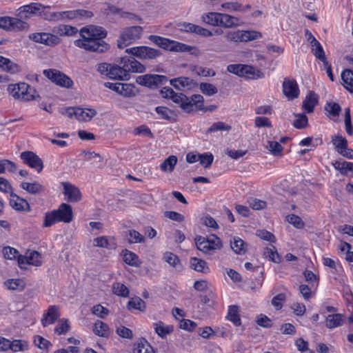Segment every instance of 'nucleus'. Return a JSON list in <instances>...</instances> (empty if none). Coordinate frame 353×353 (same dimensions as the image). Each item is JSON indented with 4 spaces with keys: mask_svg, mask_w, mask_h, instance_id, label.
<instances>
[{
    "mask_svg": "<svg viewBox=\"0 0 353 353\" xmlns=\"http://www.w3.org/2000/svg\"><path fill=\"white\" fill-rule=\"evenodd\" d=\"M81 39L74 41L76 46L87 51L102 53L109 50L110 46L103 39L106 37V30L100 26H89L80 30Z\"/></svg>",
    "mask_w": 353,
    "mask_h": 353,
    "instance_id": "obj_1",
    "label": "nucleus"
},
{
    "mask_svg": "<svg viewBox=\"0 0 353 353\" xmlns=\"http://www.w3.org/2000/svg\"><path fill=\"white\" fill-rule=\"evenodd\" d=\"M163 97L170 99L172 101L179 105L185 112L190 113L194 110H203L204 99L200 94H194L190 98L183 93H176L169 87H164L161 90Z\"/></svg>",
    "mask_w": 353,
    "mask_h": 353,
    "instance_id": "obj_2",
    "label": "nucleus"
},
{
    "mask_svg": "<svg viewBox=\"0 0 353 353\" xmlns=\"http://www.w3.org/2000/svg\"><path fill=\"white\" fill-rule=\"evenodd\" d=\"M73 214L72 207L67 203H62L59 208L46 213L43 221V227H50L57 222L70 223L72 221Z\"/></svg>",
    "mask_w": 353,
    "mask_h": 353,
    "instance_id": "obj_3",
    "label": "nucleus"
},
{
    "mask_svg": "<svg viewBox=\"0 0 353 353\" xmlns=\"http://www.w3.org/2000/svg\"><path fill=\"white\" fill-rule=\"evenodd\" d=\"M7 90L15 100L29 101L39 97L35 89L24 82L10 84Z\"/></svg>",
    "mask_w": 353,
    "mask_h": 353,
    "instance_id": "obj_4",
    "label": "nucleus"
},
{
    "mask_svg": "<svg viewBox=\"0 0 353 353\" xmlns=\"http://www.w3.org/2000/svg\"><path fill=\"white\" fill-rule=\"evenodd\" d=\"M149 40L157 46L170 51L189 52L192 48V47L188 45L157 35H150L149 37Z\"/></svg>",
    "mask_w": 353,
    "mask_h": 353,
    "instance_id": "obj_5",
    "label": "nucleus"
},
{
    "mask_svg": "<svg viewBox=\"0 0 353 353\" xmlns=\"http://www.w3.org/2000/svg\"><path fill=\"white\" fill-rule=\"evenodd\" d=\"M143 34V28L139 26H130L124 28L117 40L119 48H123L128 45L141 39Z\"/></svg>",
    "mask_w": 353,
    "mask_h": 353,
    "instance_id": "obj_6",
    "label": "nucleus"
},
{
    "mask_svg": "<svg viewBox=\"0 0 353 353\" xmlns=\"http://www.w3.org/2000/svg\"><path fill=\"white\" fill-rule=\"evenodd\" d=\"M125 52L141 59H154L161 54V50L145 46L128 48Z\"/></svg>",
    "mask_w": 353,
    "mask_h": 353,
    "instance_id": "obj_7",
    "label": "nucleus"
},
{
    "mask_svg": "<svg viewBox=\"0 0 353 353\" xmlns=\"http://www.w3.org/2000/svg\"><path fill=\"white\" fill-rule=\"evenodd\" d=\"M43 73L46 77L59 86L70 88L73 85L72 79L58 70H44Z\"/></svg>",
    "mask_w": 353,
    "mask_h": 353,
    "instance_id": "obj_8",
    "label": "nucleus"
},
{
    "mask_svg": "<svg viewBox=\"0 0 353 353\" xmlns=\"http://www.w3.org/2000/svg\"><path fill=\"white\" fill-rule=\"evenodd\" d=\"M0 28L8 31H21L27 29L28 25L20 19L2 17H0Z\"/></svg>",
    "mask_w": 353,
    "mask_h": 353,
    "instance_id": "obj_9",
    "label": "nucleus"
},
{
    "mask_svg": "<svg viewBox=\"0 0 353 353\" xmlns=\"http://www.w3.org/2000/svg\"><path fill=\"white\" fill-rule=\"evenodd\" d=\"M168 81V78L163 75L145 74L137 78V83L141 85L150 88H155L159 85H163Z\"/></svg>",
    "mask_w": 353,
    "mask_h": 353,
    "instance_id": "obj_10",
    "label": "nucleus"
},
{
    "mask_svg": "<svg viewBox=\"0 0 353 353\" xmlns=\"http://www.w3.org/2000/svg\"><path fill=\"white\" fill-rule=\"evenodd\" d=\"M29 38L34 42L48 46H54L61 41L59 37L48 32H36L30 34Z\"/></svg>",
    "mask_w": 353,
    "mask_h": 353,
    "instance_id": "obj_11",
    "label": "nucleus"
},
{
    "mask_svg": "<svg viewBox=\"0 0 353 353\" xmlns=\"http://www.w3.org/2000/svg\"><path fill=\"white\" fill-rule=\"evenodd\" d=\"M21 159L24 163L27 164L31 168H33L41 172L43 168V163L41 159L35 153L31 151H25L21 153Z\"/></svg>",
    "mask_w": 353,
    "mask_h": 353,
    "instance_id": "obj_12",
    "label": "nucleus"
},
{
    "mask_svg": "<svg viewBox=\"0 0 353 353\" xmlns=\"http://www.w3.org/2000/svg\"><path fill=\"white\" fill-rule=\"evenodd\" d=\"M43 4L40 3H30V4L21 6L17 10V17L21 19H28L32 15H39L40 10H42Z\"/></svg>",
    "mask_w": 353,
    "mask_h": 353,
    "instance_id": "obj_13",
    "label": "nucleus"
},
{
    "mask_svg": "<svg viewBox=\"0 0 353 353\" xmlns=\"http://www.w3.org/2000/svg\"><path fill=\"white\" fill-rule=\"evenodd\" d=\"M42 264L41 254L37 251L31 252L28 256H19L18 257V265L21 269H26V265L41 266Z\"/></svg>",
    "mask_w": 353,
    "mask_h": 353,
    "instance_id": "obj_14",
    "label": "nucleus"
},
{
    "mask_svg": "<svg viewBox=\"0 0 353 353\" xmlns=\"http://www.w3.org/2000/svg\"><path fill=\"white\" fill-rule=\"evenodd\" d=\"M121 64L124 65L127 73L130 72L142 73L145 70V66L134 57H123L121 60Z\"/></svg>",
    "mask_w": 353,
    "mask_h": 353,
    "instance_id": "obj_15",
    "label": "nucleus"
},
{
    "mask_svg": "<svg viewBox=\"0 0 353 353\" xmlns=\"http://www.w3.org/2000/svg\"><path fill=\"white\" fill-rule=\"evenodd\" d=\"M62 185L63 194L67 196L68 201L78 202L81 199V194L79 188L68 182H63Z\"/></svg>",
    "mask_w": 353,
    "mask_h": 353,
    "instance_id": "obj_16",
    "label": "nucleus"
},
{
    "mask_svg": "<svg viewBox=\"0 0 353 353\" xmlns=\"http://www.w3.org/2000/svg\"><path fill=\"white\" fill-rule=\"evenodd\" d=\"M60 308L58 305H50L41 319V324L43 327L53 324L60 316Z\"/></svg>",
    "mask_w": 353,
    "mask_h": 353,
    "instance_id": "obj_17",
    "label": "nucleus"
},
{
    "mask_svg": "<svg viewBox=\"0 0 353 353\" xmlns=\"http://www.w3.org/2000/svg\"><path fill=\"white\" fill-rule=\"evenodd\" d=\"M283 92L289 99H294L299 97V90L297 83L294 80L285 79L283 82Z\"/></svg>",
    "mask_w": 353,
    "mask_h": 353,
    "instance_id": "obj_18",
    "label": "nucleus"
},
{
    "mask_svg": "<svg viewBox=\"0 0 353 353\" xmlns=\"http://www.w3.org/2000/svg\"><path fill=\"white\" fill-rule=\"evenodd\" d=\"M11 199L10 200V206L17 211H28L30 210V208L28 201L17 194L10 192Z\"/></svg>",
    "mask_w": 353,
    "mask_h": 353,
    "instance_id": "obj_19",
    "label": "nucleus"
},
{
    "mask_svg": "<svg viewBox=\"0 0 353 353\" xmlns=\"http://www.w3.org/2000/svg\"><path fill=\"white\" fill-rule=\"evenodd\" d=\"M110 72L109 78L114 80L125 81L130 77V74L127 73L124 65H122V66L112 65Z\"/></svg>",
    "mask_w": 353,
    "mask_h": 353,
    "instance_id": "obj_20",
    "label": "nucleus"
},
{
    "mask_svg": "<svg viewBox=\"0 0 353 353\" xmlns=\"http://www.w3.org/2000/svg\"><path fill=\"white\" fill-rule=\"evenodd\" d=\"M241 23L240 19L236 17L220 13L219 26L225 28H231L239 26Z\"/></svg>",
    "mask_w": 353,
    "mask_h": 353,
    "instance_id": "obj_21",
    "label": "nucleus"
},
{
    "mask_svg": "<svg viewBox=\"0 0 353 353\" xmlns=\"http://www.w3.org/2000/svg\"><path fill=\"white\" fill-rule=\"evenodd\" d=\"M318 103V96L313 91H309L303 102V108L307 112L312 113Z\"/></svg>",
    "mask_w": 353,
    "mask_h": 353,
    "instance_id": "obj_22",
    "label": "nucleus"
},
{
    "mask_svg": "<svg viewBox=\"0 0 353 353\" xmlns=\"http://www.w3.org/2000/svg\"><path fill=\"white\" fill-rule=\"evenodd\" d=\"M93 245L95 247L112 249L116 248L114 239L105 236H99L93 239Z\"/></svg>",
    "mask_w": 353,
    "mask_h": 353,
    "instance_id": "obj_23",
    "label": "nucleus"
},
{
    "mask_svg": "<svg viewBox=\"0 0 353 353\" xmlns=\"http://www.w3.org/2000/svg\"><path fill=\"white\" fill-rule=\"evenodd\" d=\"M76 111V119L80 121H89L97 114V111L92 108H77Z\"/></svg>",
    "mask_w": 353,
    "mask_h": 353,
    "instance_id": "obj_24",
    "label": "nucleus"
},
{
    "mask_svg": "<svg viewBox=\"0 0 353 353\" xmlns=\"http://www.w3.org/2000/svg\"><path fill=\"white\" fill-rule=\"evenodd\" d=\"M341 79L344 88L353 93V70L350 69H345L341 73Z\"/></svg>",
    "mask_w": 353,
    "mask_h": 353,
    "instance_id": "obj_25",
    "label": "nucleus"
},
{
    "mask_svg": "<svg viewBox=\"0 0 353 353\" xmlns=\"http://www.w3.org/2000/svg\"><path fill=\"white\" fill-rule=\"evenodd\" d=\"M21 188L28 193L36 194L45 191V187L38 182L27 183L23 182Z\"/></svg>",
    "mask_w": 353,
    "mask_h": 353,
    "instance_id": "obj_26",
    "label": "nucleus"
},
{
    "mask_svg": "<svg viewBox=\"0 0 353 353\" xmlns=\"http://www.w3.org/2000/svg\"><path fill=\"white\" fill-rule=\"evenodd\" d=\"M264 77V73L259 69L252 65H245L243 77L251 79H263Z\"/></svg>",
    "mask_w": 353,
    "mask_h": 353,
    "instance_id": "obj_27",
    "label": "nucleus"
},
{
    "mask_svg": "<svg viewBox=\"0 0 353 353\" xmlns=\"http://www.w3.org/2000/svg\"><path fill=\"white\" fill-rule=\"evenodd\" d=\"M154 327L155 332L162 339L165 338L168 334L172 333L174 330L173 326L166 325L162 321L154 323Z\"/></svg>",
    "mask_w": 353,
    "mask_h": 353,
    "instance_id": "obj_28",
    "label": "nucleus"
},
{
    "mask_svg": "<svg viewBox=\"0 0 353 353\" xmlns=\"http://www.w3.org/2000/svg\"><path fill=\"white\" fill-rule=\"evenodd\" d=\"M134 353H155L154 348L145 339H141L134 345Z\"/></svg>",
    "mask_w": 353,
    "mask_h": 353,
    "instance_id": "obj_29",
    "label": "nucleus"
},
{
    "mask_svg": "<svg viewBox=\"0 0 353 353\" xmlns=\"http://www.w3.org/2000/svg\"><path fill=\"white\" fill-rule=\"evenodd\" d=\"M190 264L191 268L196 272L208 273L210 271L207 263L201 259L192 257L190 259Z\"/></svg>",
    "mask_w": 353,
    "mask_h": 353,
    "instance_id": "obj_30",
    "label": "nucleus"
},
{
    "mask_svg": "<svg viewBox=\"0 0 353 353\" xmlns=\"http://www.w3.org/2000/svg\"><path fill=\"white\" fill-rule=\"evenodd\" d=\"M53 32L59 36H72L75 34L78 30L71 26L59 25L54 28Z\"/></svg>",
    "mask_w": 353,
    "mask_h": 353,
    "instance_id": "obj_31",
    "label": "nucleus"
},
{
    "mask_svg": "<svg viewBox=\"0 0 353 353\" xmlns=\"http://www.w3.org/2000/svg\"><path fill=\"white\" fill-rule=\"evenodd\" d=\"M123 259L125 263L130 266L139 267L140 265L139 256L135 253L128 250L123 251Z\"/></svg>",
    "mask_w": 353,
    "mask_h": 353,
    "instance_id": "obj_32",
    "label": "nucleus"
},
{
    "mask_svg": "<svg viewBox=\"0 0 353 353\" xmlns=\"http://www.w3.org/2000/svg\"><path fill=\"white\" fill-rule=\"evenodd\" d=\"M333 166L337 170H339L343 175H347L348 172H353V163L347 161H335L332 163Z\"/></svg>",
    "mask_w": 353,
    "mask_h": 353,
    "instance_id": "obj_33",
    "label": "nucleus"
},
{
    "mask_svg": "<svg viewBox=\"0 0 353 353\" xmlns=\"http://www.w3.org/2000/svg\"><path fill=\"white\" fill-rule=\"evenodd\" d=\"M343 316L341 314H329L326 317V327L332 329L343 324Z\"/></svg>",
    "mask_w": 353,
    "mask_h": 353,
    "instance_id": "obj_34",
    "label": "nucleus"
},
{
    "mask_svg": "<svg viewBox=\"0 0 353 353\" xmlns=\"http://www.w3.org/2000/svg\"><path fill=\"white\" fill-rule=\"evenodd\" d=\"M177 163V157L171 155L165 159L160 165V169L164 172H172Z\"/></svg>",
    "mask_w": 353,
    "mask_h": 353,
    "instance_id": "obj_35",
    "label": "nucleus"
},
{
    "mask_svg": "<svg viewBox=\"0 0 353 353\" xmlns=\"http://www.w3.org/2000/svg\"><path fill=\"white\" fill-rule=\"evenodd\" d=\"M230 246L232 250L238 254H243L245 252V243L239 237H234L230 241Z\"/></svg>",
    "mask_w": 353,
    "mask_h": 353,
    "instance_id": "obj_36",
    "label": "nucleus"
},
{
    "mask_svg": "<svg viewBox=\"0 0 353 353\" xmlns=\"http://www.w3.org/2000/svg\"><path fill=\"white\" fill-rule=\"evenodd\" d=\"M332 143L335 146V149L337 152L340 154H341V152H343V150L347 147V141L342 136H333L332 138Z\"/></svg>",
    "mask_w": 353,
    "mask_h": 353,
    "instance_id": "obj_37",
    "label": "nucleus"
},
{
    "mask_svg": "<svg viewBox=\"0 0 353 353\" xmlns=\"http://www.w3.org/2000/svg\"><path fill=\"white\" fill-rule=\"evenodd\" d=\"M0 68L3 70L10 72L11 73L17 72L18 70V65L14 63L9 59L6 58L0 55Z\"/></svg>",
    "mask_w": 353,
    "mask_h": 353,
    "instance_id": "obj_38",
    "label": "nucleus"
},
{
    "mask_svg": "<svg viewBox=\"0 0 353 353\" xmlns=\"http://www.w3.org/2000/svg\"><path fill=\"white\" fill-rule=\"evenodd\" d=\"M219 12H208L203 14L201 19L206 24L213 26H219Z\"/></svg>",
    "mask_w": 353,
    "mask_h": 353,
    "instance_id": "obj_39",
    "label": "nucleus"
},
{
    "mask_svg": "<svg viewBox=\"0 0 353 353\" xmlns=\"http://www.w3.org/2000/svg\"><path fill=\"white\" fill-rule=\"evenodd\" d=\"M265 258L274 263H280L281 258L274 245L266 247L263 252Z\"/></svg>",
    "mask_w": 353,
    "mask_h": 353,
    "instance_id": "obj_40",
    "label": "nucleus"
},
{
    "mask_svg": "<svg viewBox=\"0 0 353 353\" xmlns=\"http://www.w3.org/2000/svg\"><path fill=\"white\" fill-rule=\"evenodd\" d=\"M192 80L187 77H179L170 81V84L178 90H183L185 88H190Z\"/></svg>",
    "mask_w": 353,
    "mask_h": 353,
    "instance_id": "obj_41",
    "label": "nucleus"
},
{
    "mask_svg": "<svg viewBox=\"0 0 353 353\" xmlns=\"http://www.w3.org/2000/svg\"><path fill=\"white\" fill-rule=\"evenodd\" d=\"M227 318L232 321L234 325L239 326L241 325V322L239 315V307L236 305H231L229 307Z\"/></svg>",
    "mask_w": 353,
    "mask_h": 353,
    "instance_id": "obj_42",
    "label": "nucleus"
},
{
    "mask_svg": "<svg viewBox=\"0 0 353 353\" xmlns=\"http://www.w3.org/2000/svg\"><path fill=\"white\" fill-rule=\"evenodd\" d=\"M145 307V301L139 297L132 298L128 303V308L130 310H138L139 311H144Z\"/></svg>",
    "mask_w": 353,
    "mask_h": 353,
    "instance_id": "obj_43",
    "label": "nucleus"
},
{
    "mask_svg": "<svg viewBox=\"0 0 353 353\" xmlns=\"http://www.w3.org/2000/svg\"><path fill=\"white\" fill-rule=\"evenodd\" d=\"M108 325L106 323L97 321L94 323L93 332L99 336L105 337L108 334Z\"/></svg>",
    "mask_w": 353,
    "mask_h": 353,
    "instance_id": "obj_44",
    "label": "nucleus"
},
{
    "mask_svg": "<svg viewBox=\"0 0 353 353\" xmlns=\"http://www.w3.org/2000/svg\"><path fill=\"white\" fill-rule=\"evenodd\" d=\"M266 148L274 156L282 155L283 148L278 141H268L266 145Z\"/></svg>",
    "mask_w": 353,
    "mask_h": 353,
    "instance_id": "obj_45",
    "label": "nucleus"
},
{
    "mask_svg": "<svg viewBox=\"0 0 353 353\" xmlns=\"http://www.w3.org/2000/svg\"><path fill=\"white\" fill-rule=\"evenodd\" d=\"M134 86L130 83H120L118 94L125 97H131L135 95Z\"/></svg>",
    "mask_w": 353,
    "mask_h": 353,
    "instance_id": "obj_46",
    "label": "nucleus"
},
{
    "mask_svg": "<svg viewBox=\"0 0 353 353\" xmlns=\"http://www.w3.org/2000/svg\"><path fill=\"white\" fill-rule=\"evenodd\" d=\"M70 329L69 321L66 319H61L59 321L54 328V332L58 335L67 333Z\"/></svg>",
    "mask_w": 353,
    "mask_h": 353,
    "instance_id": "obj_47",
    "label": "nucleus"
},
{
    "mask_svg": "<svg viewBox=\"0 0 353 353\" xmlns=\"http://www.w3.org/2000/svg\"><path fill=\"white\" fill-rule=\"evenodd\" d=\"M155 110L156 112L161 117V118L168 121L173 120V117L175 116L174 111L166 107L158 106L155 108Z\"/></svg>",
    "mask_w": 353,
    "mask_h": 353,
    "instance_id": "obj_48",
    "label": "nucleus"
},
{
    "mask_svg": "<svg viewBox=\"0 0 353 353\" xmlns=\"http://www.w3.org/2000/svg\"><path fill=\"white\" fill-rule=\"evenodd\" d=\"M195 243L197 247V249L200 251L203 252L205 254L209 253L212 250L208 245L205 238L201 236H199L195 239Z\"/></svg>",
    "mask_w": 353,
    "mask_h": 353,
    "instance_id": "obj_49",
    "label": "nucleus"
},
{
    "mask_svg": "<svg viewBox=\"0 0 353 353\" xmlns=\"http://www.w3.org/2000/svg\"><path fill=\"white\" fill-rule=\"evenodd\" d=\"M5 285L8 289L12 290H23L25 288V283L22 279H8Z\"/></svg>",
    "mask_w": 353,
    "mask_h": 353,
    "instance_id": "obj_50",
    "label": "nucleus"
},
{
    "mask_svg": "<svg viewBox=\"0 0 353 353\" xmlns=\"http://www.w3.org/2000/svg\"><path fill=\"white\" fill-rule=\"evenodd\" d=\"M112 290L114 294L126 297L129 295L128 288L123 283H115L113 284Z\"/></svg>",
    "mask_w": 353,
    "mask_h": 353,
    "instance_id": "obj_51",
    "label": "nucleus"
},
{
    "mask_svg": "<svg viewBox=\"0 0 353 353\" xmlns=\"http://www.w3.org/2000/svg\"><path fill=\"white\" fill-rule=\"evenodd\" d=\"M208 245L212 250H220L222 248V242L220 238L217 236L212 234L205 238Z\"/></svg>",
    "mask_w": 353,
    "mask_h": 353,
    "instance_id": "obj_52",
    "label": "nucleus"
},
{
    "mask_svg": "<svg viewBox=\"0 0 353 353\" xmlns=\"http://www.w3.org/2000/svg\"><path fill=\"white\" fill-rule=\"evenodd\" d=\"M163 258L165 261L173 268H178L181 267L180 259L176 254L172 252H165Z\"/></svg>",
    "mask_w": 353,
    "mask_h": 353,
    "instance_id": "obj_53",
    "label": "nucleus"
},
{
    "mask_svg": "<svg viewBox=\"0 0 353 353\" xmlns=\"http://www.w3.org/2000/svg\"><path fill=\"white\" fill-rule=\"evenodd\" d=\"M2 253L4 258L9 260L18 259V257L21 256L19 254V252L17 249L10 246L4 247L2 250Z\"/></svg>",
    "mask_w": 353,
    "mask_h": 353,
    "instance_id": "obj_54",
    "label": "nucleus"
},
{
    "mask_svg": "<svg viewBox=\"0 0 353 353\" xmlns=\"http://www.w3.org/2000/svg\"><path fill=\"white\" fill-rule=\"evenodd\" d=\"M232 127L224 122L219 121L214 123L207 130L208 133H212L216 131H229L230 130Z\"/></svg>",
    "mask_w": 353,
    "mask_h": 353,
    "instance_id": "obj_55",
    "label": "nucleus"
},
{
    "mask_svg": "<svg viewBox=\"0 0 353 353\" xmlns=\"http://www.w3.org/2000/svg\"><path fill=\"white\" fill-rule=\"evenodd\" d=\"M225 37L228 41L243 42L242 30L230 31Z\"/></svg>",
    "mask_w": 353,
    "mask_h": 353,
    "instance_id": "obj_56",
    "label": "nucleus"
},
{
    "mask_svg": "<svg viewBox=\"0 0 353 353\" xmlns=\"http://www.w3.org/2000/svg\"><path fill=\"white\" fill-rule=\"evenodd\" d=\"M243 32V41L247 42L255 40L262 37V34L260 32L255 30H242Z\"/></svg>",
    "mask_w": 353,
    "mask_h": 353,
    "instance_id": "obj_57",
    "label": "nucleus"
},
{
    "mask_svg": "<svg viewBox=\"0 0 353 353\" xmlns=\"http://www.w3.org/2000/svg\"><path fill=\"white\" fill-rule=\"evenodd\" d=\"M325 110L333 117H338L341 110L339 104L335 102H329L326 104Z\"/></svg>",
    "mask_w": 353,
    "mask_h": 353,
    "instance_id": "obj_58",
    "label": "nucleus"
},
{
    "mask_svg": "<svg viewBox=\"0 0 353 353\" xmlns=\"http://www.w3.org/2000/svg\"><path fill=\"white\" fill-rule=\"evenodd\" d=\"M200 90L206 95L212 96L217 93V88L212 84L208 83H201L200 84Z\"/></svg>",
    "mask_w": 353,
    "mask_h": 353,
    "instance_id": "obj_59",
    "label": "nucleus"
},
{
    "mask_svg": "<svg viewBox=\"0 0 353 353\" xmlns=\"http://www.w3.org/2000/svg\"><path fill=\"white\" fill-rule=\"evenodd\" d=\"M28 344L26 341L21 340H14L12 342L10 341V350H12L13 352H23L26 350Z\"/></svg>",
    "mask_w": 353,
    "mask_h": 353,
    "instance_id": "obj_60",
    "label": "nucleus"
},
{
    "mask_svg": "<svg viewBox=\"0 0 353 353\" xmlns=\"http://www.w3.org/2000/svg\"><path fill=\"white\" fill-rule=\"evenodd\" d=\"M245 67V65L243 64H230L228 66L227 70L229 72L243 77Z\"/></svg>",
    "mask_w": 353,
    "mask_h": 353,
    "instance_id": "obj_61",
    "label": "nucleus"
},
{
    "mask_svg": "<svg viewBox=\"0 0 353 353\" xmlns=\"http://www.w3.org/2000/svg\"><path fill=\"white\" fill-rule=\"evenodd\" d=\"M128 233L130 236L128 241L130 243H142L145 240L144 236L135 230H129Z\"/></svg>",
    "mask_w": 353,
    "mask_h": 353,
    "instance_id": "obj_62",
    "label": "nucleus"
},
{
    "mask_svg": "<svg viewBox=\"0 0 353 353\" xmlns=\"http://www.w3.org/2000/svg\"><path fill=\"white\" fill-rule=\"evenodd\" d=\"M297 119L294 120L293 125L297 129H303L307 127L308 120L305 114H297Z\"/></svg>",
    "mask_w": 353,
    "mask_h": 353,
    "instance_id": "obj_63",
    "label": "nucleus"
},
{
    "mask_svg": "<svg viewBox=\"0 0 353 353\" xmlns=\"http://www.w3.org/2000/svg\"><path fill=\"white\" fill-rule=\"evenodd\" d=\"M214 160V157L211 153H204L199 154L200 163L205 168H209Z\"/></svg>",
    "mask_w": 353,
    "mask_h": 353,
    "instance_id": "obj_64",
    "label": "nucleus"
}]
</instances>
